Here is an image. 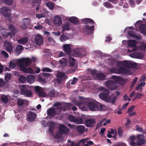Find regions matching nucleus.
<instances>
[{
	"label": "nucleus",
	"mask_w": 146,
	"mask_h": 146,
	"mask_svg": "<svg viewBox=\"0 0 146 146\" xmlns=\"http://www.w3.org/2000/svg\"><path fill=\"white\" fill-rule=\"evenodd\" d=\"M31 60L28 58L20 59L17 61V64L19 65L21 70L25 73L34 74L33 70L28 66L30 64Z\"/></svg>",
	"instance_id": "obj_1"
},
{
	"label": "nucleus",
	"mask_w": 146,
	"mask_h": 146,
	"mask_svg": "<svg viewBox=\"0 0 146 146\" xmlns=\"http://www.w3.org/2000/svg\"><path fill=\"white\" fill-rule=\"evenodd\" d=\"M88 73L91 74L92 76H83L82 77V81L92 80H106L105 75L102 73L98 72L97 71L95 70L88 69Z\"/></svg>",
	"instance_id": "obj_2"
},
{
	"label": "nucleus",
	"mask_w": 146,
	"mask_h": 146,
	"mask_svg": "<svg viewBox=\"0 0 146 146\" xmlns=\"http://www.w3.org/2000/svg\"><path fill=\"white\" fill-rule=\"evenodd\" d=\"M98 90L103 92L99 95V96L101 99L108 102H111L112 104H114L115 103L117 97L114 96L111 98V97L109 96L110 92L107 89L101 86L99 87Z\"/></svg>",
	"instance_id": "obj_3"
},
{
	"label": "nucleus",
	"mask_w": 146,
	"mask_h": 146,
	"mask_svg": "<svg viewBox=\"0 0 146 146\" xmlns=\"http://www.w3.org/2000/svg\"><path fill=\"white\" fill-rule=\"evenodd\" d=\"M115 63L116 66L119 68V71L126 74L129 73V68L131 67L133 64L129 60L116 61Z\"/></svg>",
	"instance_id": "obj_4"
},
{
	"label": "nucleus",
	"mask_w": 146,
	"mask_h": 146,
	"mask_svg": "<svg viewBox=\"0 0 146 146\" xmlns=\"http://www.w3.org/2000/svg\"><path fill=\"white\" fill-rule=\"evenodd\" d=\"M83 23L85 24V27L87 31H88L87 34H90L94 30V21L92 19L89 18H85L82 19Z\"/></svg>",
	"instance_id": "obj_5"
},
{
	"label": "nucleus",
	"mask_w": 146,
	"mask_h": 146,
	"mask_svg": "<svg viewBox=\"0 0 146 146\" xmlns=\"http://www.w3.org/2000/svg\"><path fill=\"white\" fill-rule=\"evenodd\" d=\"M8 30L11 32H6L7 30L5 29L1 31V33L4 37H7L9 36L13 37L14 36L15 33V28L13 25L11 24L9 26Z\"/></svg>",
	"instance_id": "obj_6"
},
{
	"label": "nucleus",
	"mask_w": 146,
	"mask_h": 146,
	"mask_svg": "<svg viewBox=\"0 0 146 146\" xmlns=\"http://www.w3.org/2000/svg\"><path fill=\"white\" fill-rule=\"evenodd\" d=\"M89 109L93 111H102L103 108V105L101 104L98 103L90 102L87 105Z\"/></svg>",
	"instance_id": "obj_7"
},
{
	"label": "nucleus",
	"mask_w": 146,
	"mask_h": 146,
	"mask_svg": "<svg viewBox=\"0 0 146 146\" xmlns=\"http://www.w3.org/2000/svg\"><path fill=\"white\" fill-rule=\"evenodd\" d=\"M86 51L85 49L81 47L75 48L73 50V54L76 56L80 57L86 55Z\"/></svg>",
	"instance_id": "obj_8"
},
{
	"label": "nucleus",
	"mask_w": 146,
	"mask_h": 146,
	"mask_svg": "<svg viewBox=\"0 0 146 146\" xmlns=\"http://www.w3.org/2000/svg\"><path fill=\"white\" fill-rule=\"evenodd\" d=\"M59 132L57 133L56 136L57 138L60 137V135L67 134L69 132V129L64 125L61 124L59 128Z\"/></svg>",
	"instance_id": "obj_9"
},
{
	"label": "nucleus",
	"mask_w": 146,
	"mask_h": 146,
	"mask_svg": "<svg viewBox=\"0 0 146 146\" xmlns=\"http://www.w3.org/2000/svg\"><path fill=\"white\" fill-rule=\"evenodd\" d=\"M128 50L129 52H133L136 50L135 47L137 42L134 40H129L127 41Z\"/></svg>",
	"instance_id": "obj_10"
},
{
	"label": "nucleus",
	"mask_w": 146,
	"mask_h": 146,
	"mask_svg": "<svg viewBox=\"0 0 146 146\" xmlns=\"http://www.w3.org/2000/svg\"><path fill=\"white\" fill-rule=\"evenodd\" d=\"M80 100H82V101H73V102L76 106H78L80 108H81V109L82 110H84L86 108L84 106V105L86 104V103L83 100L84 98L81 97L79 96V97Z\"/></svg>",
	"instance_id": "obj_11"
},
{
	"label": "nucleus",
	"mask_w": 146,
	"mask_h": 146,
	"mask_svg": "<svg viewBox=\"0 0 146 146\" xmlns=\"http://www.w3.org/2000/svg\"><path fill=\"white\" fill-rule=\"evenodd\" d=\"M21 94L25 95L27 97H30L32 95V92L27 88V86L25 85H22L21 88Z\"/></svg>",
	"instance_id": "obj_12"
},
{
	"label": "nucleus",
	"mask_w": 146,
	"mask_h": 146,
	"mask_svg": "<svg viewBox=\"0 0 146 146\" xmlns=\"http://www.w3.org/2000/svg\"><path fill=\"white\" fill-rule=\"evenodd\" d=\"M31 24V21L29 18L23 19L22 21L21 28L23 30H25L30 26Z\"/></svg>",
	"instance_id": "obj_13"
},
{
	"label": "nucleus",
	"mask_w": 146,
	"mask_h": 146,
	"mask_svg": "<svg viewBox=\"0 0 146 146\" xmlns=\"http://www.w3.org/2000/svg\"><path fill=\"white\" fill-rule=\"evenodd\" d=\"M1 13L4 16L9 17L11 15L10 9L8 7H3L1 8Z\"/></svg>",
	"instance_id": "obj_14"
},
{
	"label": "nucleus",
	"mask_w": 146,
	"mask_h": 146,
	"mask_svg": "<svg viewBox=\"0 0 146 146\" xmlns=\"http://www.w3.org/2000/svg\"><path fill=\"white\" fill-rule=\"evenodd\" d=\"M96 124V121L93 119H86L84 123L86 126L88 127H92L95 125Z\"/></svg>",
	"instance_id": "obj_15"
},
{
	"label": "nucleus",
	"mask_w": 146,
	"mask_h": 146,
	"mask_svg": "<svg viewBox=\"0 0 146 146\" xmlns=\"http://www.w3.org/2000/svg\"><path fill=\"white\" fill-rule=\"evenodd\" d=\"M4 48L8 52H11L13 50V47L11 44L7 40L5 41L4 42Z\"/></svg>",
	"instance_id": "obj_16"
},
{
	"label": "nucleus",
	"mask_w": 146,
	"mask_h": 146,
	"mask_svg": "<svg viewBox=\"0 0 146 146\" xmlns=\"http://www.w3.org/2000/svg\"><path fill=\"white\" fill-rule=\"evenodd\" d=\"M145 137L142 135H137V141L136 142V145L137 146H141L145 143Z\"/></svg>",
	"instance_id": "obj_17"
},
{
	"label": "nucleus",
	"mask_w": 146,
	"mask_h": 146,
	"mask_svg": "<svg viewBox=\"0 0 146 146\" xmlns=\"http://www.w3.org/2000/svg\"><path fill=\"white\" fill-rule=\"evenodd\" d=\"M66 76L64 72L58 71L56 74V82H60L66 78Z\"/></svg>",
	"instance_id": "obj_18"
},
{
	"label": "nucleus",
	"mask_w": 146,
	"mask_h": 146,
	"mask_svg": "<svg viewBox=\"0 0 146 146\" xmlns=\"http://www.w3.org/2000/svg\"><path fill=\"white\" fill-rule=\"evenodd\" d=\"M35 41L37 45L42 44L43 42V39L42 36L39 34L36 35L35 37Z\"/></svg>",
	"instance_id": "obj_19"
},
{
	"label": "nucleus",
	"mask_w": 146,
	"mask_h": 146,
	"mask_svg": "<svg viewBox=\"0 0 146 146\" xmlns=\"http://www.w3.org/2000/svg\"><path fill=\"white\" fill-rule=\"evenodd\" d=\"M117 83H105V85L109 90H113L115 89L117 87Z\"/></svg>",
	"instance_id": "obj_20"
},
{
	"label": "nucleus",
	"mask_w": 146,
	"mask_h": 146,
	"mask_svg": "<svg viewBox=\"0 0 146 146\" xmlns=\"http://www.w3.org/2000/svg\"><path fill=\"white\" fill-rule=\"evenodd\" d=\"M36 115L34 112L29 111L27 115L28 120L31 121L34 120L36 118Z\"/></svg>",
	"instance_id": "obj_21"
},
{
	"label": "nucleus",
	"mask_w": 146,
	"mask_h": 146,
	"mask_svg": "<svg viewBox=\"0 0 146 146\" xmlns=\"http://www.w3.org/2000/svg\"><path fill=\"white\" fill-rule=\"evenodd\" d=\"M53 22L56 26H59L62 24V21L60 17L57 15L54 17Z\"/></svg>",
	"instance_id": "obj_22"
},
{
	"label": "nucleus",
	"mask_w": 146,
	"mask_h": 146,
	"mask_svg": "<svg viewBox=\"0 0 146 146\" xmlns=\"http://www.w3.org/2000/svg\"><path fill=\"white\" fill-rule=\"evenodd\" d=\"M47 112L48 115L51 117H53L56 115L54 108L53 107H52L48 109L47 110Z\"/></svg>",
	"instance_id": "obj_23"
},
{
	"label": "nucleus",
	"mask_w": 146,
	"mask_h": 146,
	"mask_svg": "<svg viewBox=\"0 0 146 146\" xmlns=\"http://www.w3.org/2000/svg\"><path fill=\"white\" fill-rule=\"evenodd\" d=\"M29 38L27 37H24L21 38L17 40V42L19 44H26L28 41Z\"/></svg>",
	"instance_id": "obj_24"
},
{
	"label": "nucleus",
	"mask_w": 146,
	"mask_h": 146,
	"mask_svg": "<svg viewBox=\"0 0 146 146\" xmlns=\"http://www.w3.org/2000/svg\"><path fill=\"white\" fill-rule=\"evenodd\" d=\"M63 48L64 51L67 54H68L71 53V50L69 44H67L63 45Z\"/></svg>",
	"instance_id": "obj_25"
},
{
	"label": "nucleus",
	"mask_w": 146,
	"mask_h": 146,
	"mask_svg": "<svg viewBox=\"0 0 146 146\" xmlns=\"http://www.w3.org/2000/svg\"><path fill=\"white\" fill-rule=\"evenodd\" d=\"M130 56L132 58H141L143 57L142 54L139 52H137L133 54H131Z\"/></svg>",
	"instance_id": "obj_26"
},
{
	"label": "nucleus",
	"mask_w": 146,
	"mask_h": 146,
	"mask_svg": "<svg viewBox=\"0 0 146 146\" xmlns=\"http://www.w3.org/2000/svg\"><path fill=\"white\" fill-rule=\"evenodd\" d=\"M76 129L78 132L82 134L85 131V127L83 125H78L77 126Z\"/></svg>",
	"instance_id": "obj_27"
},
{
	"label": "nucleus",
	"mask_w": 146,
	"mask_h": 146,
	"mask_svg": "<svg viewBox=\"0 0 146 146\" xmlns=\"http://www.w3.org/2000/svg\"><path fill=\"white\" fill-rule=\"evenodd\" d=\"M139 29L142 33L146 35V25L143 24H140Z\"/></svg>",
	"instance_id": "obj_28"
},
{
	"label": "nucleus",
	"mask_w": 146,
	"mask_h": 146,
	"mask_svg": "<svg viewBox=\"0 0 146 146\" xmlns=\"http://www.w3.org/2000/svg\"><path fill=\"white\" fill-rule=\"evenodd\" d=\"M70 23H66L64 24L62 27V32H64L66 31H68L70 29L69 27Z\"/></svg>",
	"instance_id": "obj_29"
},
{
	"label": "nucleus",
	"mask_w": 146,
	"mask_h": 146,
	"mask_svg": "<svg viewBox=\"0 0 146 146\" xmlns=\"http://www.w3.org/2000/svg\"><path fill=\"white\" fill-rule=\"evenodd\" d=\"M87 140V139H83L80 140L78 142L76 143H72L71 146H80V143L84 144L85 143L86 141Z\"/></svg>",
	"instance_id": "obj_30"
},
{
	"label": "nucleus",
	"mask_w": 146,
	"mask_h": 146,
	"mask_svg": "<svg viewBox=\"0 0 146 146\" xmlns=\"http://www.w3.org/2000/svg\"><path fill=\"white\" fill-rule=\"evenodd\" d=\"M69 20L72 23L75 24H77L79 22L78 19L75 17H72L69 18Z\"/></svg>",
	"instance_id": "obj_31"
},
{
	"label": "nucleus",
	"mask_w": 146,
	"mask_h": 146,
	"mask_svg": "<svg viewBox=\"0 0 146 146\" xmlns=\"http://www.w3.org/2000/svg\"><path fill=\"white\" fill-rule=\"evenodd\" d=\"M35 78V76L32 75H29L27 77V80L28 82L34 81Z\"/></svg>",
	"instance_id": "obj_32"
},
{
	"label": "nucleus",
	"mask_w": 146,
	"mask_h": 146,
	"mask_svg": "<svg viewBox=\"0 0 146 146\" xmlns=\"http://www.w3.org/2000/svg\"><path fill=\"white\" fill-rule=\"evenodd\" d=\"M136 139V137L134 136H131L130 137L131 141L130 145L131 146H135L136 144L134 141Z\"/></svg>",
	"instance_id": "obj_33"
},
{
	"label": "nucleus",
	"mask_w": 146,
	"mask_h": 146,
	"mask_svg": "<svg viewBox=\"0 0 146 146\" xmlns=\"http://www.w3.org/2000/svg\"><path fill=\"white\" fill-rule=\"evenodd\" d=\"M23 47L21 45H18L16 47L15 51L18 53H20L22 52Z\"/></svg>",
	"instance_id": "obj_34"
},
{
	"label": "nucleus",
	"mask_w": 146,
	"mask_h": 146,
	"mask_svg": "<svg viewBox=\"0 0 146 146\" xmlns=\"http://www.w3.org/2000/svg\"><path fill=\"white\" fill-rule=\"evenodd\" d=\"M46 5L50 9L52 10L54 7V3L53 2L49 1L46 3Z\"/></svg>",
	"instance_id": "obj_35"
},
{
	"label": "nucleus",
	"mask_w": 146,
	"mask_h": 146,
	"mask_svg": "<svg viewBox=\"0 0 146 146\" xmlns=\"http://www.w3.org/2000/svg\"><path fill=\"white\" fill-rule=\"evenodd\" d=\"M145 85V83H140L135 88V90L141 91L142 90V86H144Z\"/></svg>",
	"instance_id": "obj_36"
},
{
	"label": "nucleus",
	"mask_w": 146,
	"mask_h": 146,
	"mask_svg": "<svg viewBox=\"0 0 146 146\" xmlns=\"http://www.w3.org/2000/svg\"><path fill=\"white\" fill-rule=\"evenodd\" d=\"M63 108L62 107H57L54 108L55 110V113L56 114L59 115L60 114L62 110H63Z\"/></svg>",
	"instance_id": "obj_37"
},
{
	"label": "nucleus",
	"mask_w": 146,
	"mask_h": 146,
	"mask_svg": "<svg viewBox=\"0 0 146 146\" xmlns=\"http://www.w3.org/2000/svg\"><path fill=\"white\" fill-rule=\"evenodd\" d=\"M1 100L4 103L6 104L8 103V99L6 96L3 95L2 96Z\"/></svg>",
	"instance_id": "obj_38"
},
{
	"label": "nucleus",
	"mask_w": 146,
	"mask_h": 146,
	"mask_svg": "<svg viewBox=\"0 0 146 146\" xmlns=\"http://www.w3.org/2000/svg\"><path fill=\"white\" fill-rule=\"evenodd\" d=\"M69 62L70 66L72 67L73 66L75 63L74 58L70 57H69Z\"/></svg>",
	"instance_id": "obj_39"
},
{
	"label": "nucleus",
	"mask_w": 146,
	"mask_h": 146,
	"mask_svg": "<svg viewBox=\"0 0 146 146\" xmlns=\"http://www.w3.org/2000/svg\"><path fill=\"white\" fill-rule=\"evenodd\" d=\"M0 87L4 88H9V83H0Z\"/></svg>",
	"instance_id": "obj_40"
},
{
	"label": "nucleus",
	"mask_w": 146,
	"mask_h": 146,
	"mask_svg": "<svg viewBox=\"0 0 146 146\" xmlns=\"http://www.w3.org/2000/svg\"><path fill=\"white\" fill-rule=\"evenodd\" d=\"M45 78L42 74H40L38 76V80L40 82H44Z\"/></svg>",
	"instance_id": "obj_41"
},
{
	"label": "nucleus",
	"mask_w": 146,
	"mask_h": 146,
	"mask_svg": "<svg viewBox=\"0 0 146 146\" xmlns=\"http://www.w3.org/2000/svg\"><path fill=\"white\" fill-rule=\"evenodd\" d=\"M83 119L81 118H76L74 123L78 124H81L82 123Z\"/></svg>",
	"instance_id": "obj_42"
},
{
	"label": "nucleus",
	"mask_w": 146,
	"mask_h": 146,
	"mask_svg": "<svg viewBox=\"0 0 146 146\" xmlns=\"http://www.w3.org/2000/svg\"><path fill=\"white\" fill-rule=\"evenodd\" d=\"M1 54L2 56L5 58H7L9 57L8 54L4 50H2Z\"/></svg>",
	"instance_id": "obj_43"
},
{
	"label": "nucleus",
	"mask_w": 146,
	"mask_h": 146,
	"mask_svg": "<svg viewBox=\"0 0 146 146\" xmlns=\"http://www.w3.org/2000/svg\"><path fill=\"white\" fill-rule=\"evenodd\" d=\"M68 39V37L66 35H62L60 37V39L61 41L63 42Z\"/></svg>",
	"instance_id": "obj_44"
},
{
	"label": "nucleus",
	"mask_w": 146,
	"mask_h": 146,
	"mask_svg": "<svg viewBox=\"0 0 146 146\" xmlns=\"http://www.w3.org/2000/svg\"><path fill=\"white\" fill-rule=\"evenodd\" d=\"M25 77L23 75H21L19 78V80L20 82H25L26 81Z\"/></svg>",
	"instance_id": "obj_45"
},
{
	"label": "nucleus",
	"mask_w": 146,
	"mask_h": 146,
	"mask_svg": "<svg viewBox=\"0 0 146 146\" xmlns=\"http://www.w3.org/2000/svg\"><path fill=\"white\" fill-rule=\"evenodd\" d=\"M11 73H6L5 76V79L6 81H8L11 79Z\"/></svg>",
	"instance_id": "obj_46"
},
{
	"label": "nucleus",
	"mask_w": 146,
	"mask_h": 146,
	"mask_svg": "<svg viewBox=\"0 0 146 146\" xmlns=\"http://www.w3.org/2000/svg\"><path fill=\"white\" fill-rule=\"evenodd\" d=\"M118 133L120 137H122L123 135V130L121 127H119L118 129Z\"/></svg>",
	"instance_id": "obj_47"
},
{
	"label": "nucleus",
	"mask_w": 146,
	"mask_h": 146,
	"mask_svg": "<svg viewBox=\"0 0 146 146\" xmlns=\"http://www.w3.org/2000/svg\"><path fill=\"white\" fill-rule=\"evenodd\" d=\"M3 2L8 5H11L13 3V0H3Z\"/></svg>",
	"instance_id": "obj_48"
},
{
	"label": "nucleus",
	"mask_w": 146,
	"mask_h": 146,
	"mask_svg": "<svg viewBox=\"0 0 146 146\" xmlns=\"http://www.w3.org/2000/svg\"><path fill=\"white\" fill-rule=\"evenodd\" d=\"M76 118L73 115H70L68 116V119L70 121L74 122Z\"/></svg>",
	"instance_id": "obj_49"
},
{
	"label": "nucleus",
	"mask_w": 146,
	"mask_h": 146,
	"mask_svg": "<svg viewBox=\"0 0 146 146\" xmlns=\"http://www.w3.org/2000/svg\"><path fill=\"white\" fill-rule=\"evenodd\" d=\"M59 62L61 64H65L67 63V59L66 58H62L61 60H60Z\"/></svg>",
	"instance_id": "obj_50"
},
{
	"label": "nucleus",
	"mask_w": 146,
	"mask_h": 146,
	"mask_svg": "<svg viewBox=\"0 0 146 146\" xmlns=\"http://www.w3.org/2000/svg\"><path fill=\"white\" fill-rule=\"evenodd\" d=\"M38 94L40 97H44L46 96V93L42 90Z\"/></svg>",
	"instance_id": "obj_51"
},
{
	"label": "nucleus",
	"mask_w": 146,
	"mask_h": 146,
	"mask_svg": "<svg viewBox=\"0 0 146 146\" xmlns=\"http://www.w3.org/2000/svg\"><path fill=\"white\" fill-rule=\"evenodd\" d=\"M55 93V91L54 90H50L48 92V95L51 97H53Z\"/></svg>",
	"instance_id": "obj_52"
},
{
	"label": "nucleus",
	"mask_w": 146,
	"mask_h": 146,
	"mask_svg": "<svg viewBox=\"0 0 146 146\" xmlns=\"http://www.w3.org/2000/svg\"><path fill=\"white\" fill-rule=\"evenodd\" d=\"M128 34L130 36L133 37L136 36L135 32L132 31H128Z\"/></svg>",
	"instance_id": "obj_53"
},
{
	"label": "nucleus",
	"mask_w": 146,
	"mask_h": 146,
	"mask_svg": "<svg viewBox=\"0 0 146 146\" xmlns=\"http://www.w3.org/2000/svg\"><path fill=\"white\" fill-rule=\"evenodd\" d=\"M24 101L22 99H19L17 101V104L19 106H22L24 104Z\"/></svg>",
	"instance_id": "obj_54"
},
{
	"label": "nucleus",
	"mask_w": 146,
	"mask_h": 146,
	"mask_svg": "<svg viewBox=\"0 0 146 146\" xmlns=\"http://www.w3.org/2000/svg\"><path fill=\"white\" fill-rule=\"evenodd\" d=\"M42 71L43 72H51L52 71V70L48 68L44 67L42 68Z\"/></svg>",
	"instance_id": "obj_55"
},
{
	"label": "nucleus",
	"mask_w": 146,
	"mask_h": 146,
	"mask_svg": "<svg viewBox=\"0 0 146 146\" xmlns=\"http://www.w3.org/2000/svg\"><path fill=\"white\" fill-rule=\"evenodd\" d=\"M45 15L44 13L36 14V17L38 19H40L42 17H45Z\"/></svg>",
	"instance_id": "obj_56"
},
{
	"label": "nucleus",
	"mask_w": 146,
	"mask_h": 146,
	"mask_svg": "<svg viewBox=\"0 0 146 146\" xmlns=\"http://www.w3.org/2000/svg\"><path fill=\"white\" fill-rule=\"evenodd\" d=\"M9 66L10 68L13 69L15 68V64L13 61H11L9 63Z\"/></svg>",
	"instance_id": "obj_57"
},
{
	"label": "nucleus",
	"mask_w": 146,
	"mask_h": 146,
	"mask_svg": "<svg viewBox=\"0 0 146 146\" xmlns=\"http://www.w3.org/2000/svg\"><path fill=\"white\" fill-rule=\"evenodd\" d=\"M43 28L42 25L38 24L36 26H35L34 28L37 30H40L42 29Z\"/></svg>",
	"instance_id": "obj_58"
},
{
	"label": "nucleus",
	"mask_w": 146,
	"mask_h": 146,
	"mask_svg": "<svg viewBox=\"0 0 146 146\" xmlns=\"http://www.w3.org/2000/svg\"><path fill=\"white\" fill-rule=\"evenodd\" d=\"M54 128V124L51 123L49 127V131L51 133L53 132V130Z\"/></svg>",
	"instance_id": "obj_59"
},
{
	"label": "nucleus",
	"mask_w": 146,
	"mask_h": 146,
	"mask_svg": "<svg viewBox=\"0 0 146 146\" xmlns=\"http://www.w3.org/2000/svg\"><path fill=\"white\" fill-rule=\"evenodd\" d=\"M42 74L44 75V76L49 77L50 78H52L53 77L52 75L49 73H43Z\"/></svg>",
	"instance_id": "obj_60"
},
{
	"label": "nucleus",
	"mask_w": 146,
	"mask_h": 146,
	"mask_svg": "<svg viewBox=\"0 0 146 146\" xmlns=\"http://www.w3.org/2000/svg\"><path fill=\"white\" fill-rule=\"evenodd\" d=\"M104 6L107 7V8H110L111 7V5L108 2H106L104 3Z\"/></svg>",
	"instance_id": "obj_61"
},
{
	"label": "nucleus",
	"mask_w": 146,
	"mask_h": 146,
	"mask_svg": "<svg viewBox=\"0 0 146 146\" xmlns=\"http://www.w3.org/2000/svg\"><path fill=\"white\" fill-rule=\"evenodd\" d=\"M48 42L52 44H54L55 43V41L52 38L49 37L48 38Z\"/></svg>",
	"instance_id": "obj_62"
},
{
	"label": "nucleus",
	"mask_w": 146,
	"mask_h": 146,
	"mask_svg": "<svg viewBox=\"0 0 146 146\" xmlns=\"http://www.w3.org/2000/svg\"><path fill=\"white\" fill-rule=\"evenodd\" d=\"M41 90L40 89V87L38 86H35V91L36 92L38 93Z\"/></svg>",
	"instance_id": "obj_63"
},
{
	"label": "nucleus",
	"mask_w": 146,
	"mask_h": 146,
	"mask_svg": "<svg viewBox=\"0 0 146 146\" xmlns=\"http://www.w3.org/2000/svg\"><path fill=\"white\" fill-rule=\"evenodd\" d=\"M140 81L144 82L146 81V75H143L141 78Z\"/></svg>",
	"instance_id": "obj_64"
}]
</instances>
